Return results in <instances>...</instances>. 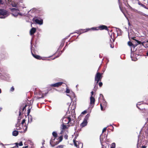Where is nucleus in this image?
Segmentation results:
<instances>
[{
  "instance_id": "32",
  "label": "nucleus",
  "mask_w": 148,
  "mask_h": 148,
  "mask_svg": "<svg viewBox=\"0 0 148 148\" xmlns=\"http://www.w3.org/2000/svg\"><path fill=\"white\" fill-rule=\"evenodd\" d=\"M64 146L63 145H59L56 148H63Z\"/></svg>"
},
{
  "instance_id": "16",
  "label": "nucleus",
  "mask_w": 148,
  "mask_h": 148,
  "mask_svg": "<svg viewBox=\"0 0 148 148\" xmlns=\"http://www.w3.org/2000/svg\"><path fill=\"white\" fill-rule=\"evenodd\" d=\"M99 28H100L101 30L105 29L106 30H108V27L106 25H102L99 27Z\"/></svg>"
},
{
  "instance_id": "20",
  "label": "nucleus",
  "mask_w": 148,
  "mask_h": 148,
  "mask_svg": "<svg viewBox=\"0 0 148 148\" xmlns=\"http://www.w3.org/2000/svg\"><path fill=\"white\" fill-rule=\"evenodd\" d=\"M19 118H18V121L17 122V123L16 124L15 126L17 128H18V127H19L20 125V121L19 120Z\"/></svg>"
},
{
  "instance_id": "57",
  "label": "nucleus",
  "mask_w": 148,
  "mask_h": 148,
  "mask_svg": "<svg viewBox=\"0 0 148 148\" xmlns=\"http://www.w3.org/2000/svg\"><path fill=\"white\" fill-rule=\"evenodd\" d=\"M43 143H42V145H43L45 144V140H43Z\"/></svg>"
},
{
  "instance_id": "52",
  "label": "nucleus",
  "mask_w": 148,
  "mask_h": 148,
  "mask_svg": "<svg viewBox=\"0 0 148 148\" xmlns=\"http://www.w3.org/2000/svg\"><path fill=\"white\" fill-rule=\"evenodd\" d=\"M59 56H60V55H58V56H56V57L54 58H53L51 59V60H54V59H55L56 58L58 57Z\"/></svg>"
},
{
  "instance_id": "28",
  "label": "nucleus",
  "mask_w": 148,
  "mask_h": 148,
  "mask_svg": "<svg viewBox=\"0 0 148 148\" xmlns=\"http://www.w3.org/2000/svg\"><path fill=\"white\" fill-rule=\"evenodd\" d=\"M14 144L16 145V146L13 147L11 148H18V143H15ZM12 145H14V144H12Z\"/></svg>"
},
{
  "instance_id": "62",
  "label": "nucleus",
  "mask_w": 148,
  "mask_h": 148,
  "mask_svg": "<svg viewBox=\"0 0 148 148\" xmlns=\"http://www.w3.org/2000/svg\"><path fill=\"white\" fill-rule=\"evenodd\" d=\"M1 89L0 88V94H1Z\"/></svg>"
},
{
  "instance_id": "45",
  "label": "nucleus",
  "mask_w": 148,
  "mask_h": 148,
  "mask_svg": "<svg viewBox=\"0 0 148 148\" xmlns=\"http://www.w3.org/2000/svg\"><path fill=\"white\" fill-rule=\"evenodd\" d=\"M138 1V4L139 5L141 6H143V4H142L139 1Z\"/></svg>"
},
{
  "instance_id": "5",
  "label": "nucleus",
  "mask_w": 148,
  "mask_h": 148,
  "mask_svg": "<svg viewBox=\"0 0 148 148\" xmlns=\"http://www.w3.org/2000/svg\"><path fill=\"white\" fill-rule=\"evenodd\" d=\"M5 2L6 3H8L10 5H12V6L15 7L16 8L18 7V4L17 3L15 2L12 0H5Z\"/></svg>"
},
{
  "instance_id": "48",
  "label": "nucleus",
  "mask_w": 148,
  "mask_h": 148,
  "mask_svg": "<svg viewBox=\"0 0 148 148\" xmlns=\"http://www.w3.org/2000/svg\"><path fill=\"white\" fill-rule=\"evenodd\" d=\"M25 119H23L22 121V122H21V124L22 125H23L25 122Z\"/></svg>"
},
{
  "instance_id": "44",
  "label": "nucleus",
  "mask_w": 148,
  "mask_h": 148,
  "mask_svg": "<svg viewBox=\"0 0 148 148\" xmlns=\"http://www.w3.org/2000/svg\"><path fill=\"white\" fill-rule=\"evenodd\" d=\"M64 137L66 139H67V138H68V136L67 135V134H65L64 135Z\"/></svg>"
},
{
  "instance_id": "13",
  "label": "nucleus",
  "mask_w": 148,
  "mask_h": 148,
  "mask_svg": "<svg viewBox=\"0 0 148 148\" xmlns=\"http://www.w3.org/2000/svg\"><path fill=\"white\" fill-rule=\"evenodd\" d=\"M87 121L86 119H84V121L81 124L80 126L82 127H83L87 125Z\"/></svg>"
},
{
  "instance_id": "59",
  "label": "nucleus",
  "mask_w": 148,
  "mask_h": 148,
  "mask_svg": "<svg viewBox=\"0 0 148 148\" xmlns=\"http://www.w3.org/2000/svg\"><path fill=\"white\" fill-rule=\"evenodd\" d=\"M28 146H25V147H23L22 148H27Z\"/></svg>"
},
{
  "instance_id": "56",
  "label": "nucleus",
  "mask_w": 148,
  "mask_h": 148,
  "mask_svg": "<svg viewBox=\"0 0 148 148\" xmlns=\"http://www.w3.org/2000/svg\"><path fill=\"white\" fill-rule=\"evenodd\" d=\"M67 95L69 96L71 99V96H70L69 95L67 94Z\"/></svg>"
},
{
  "instance_id": "64",
  "label": "nucleus",
  "mask_w": 148,
  "mask_h": 148,
  "mask_svg": "<svg viewBox=\"0 0 148 148\" xmlns=\"http://www.w3.org/2000/svg\"><path fill=\"white\" fill-rule=\"evenodd\" d=\"M147 56H148V51L147 53Z\"/></svg>"
},
{
  "instance_id": "34",
  "label": "nucleus",
  "mask_w": 148,
  "mask_h": 148,
  "mask_svg": "<svg viewBox=\"0 0 148 148\" xmlns=\"http://www.w3.org/2000/svg\"><path fill=\"white\" fill-rule=\"evenodd\" d=\"M66 92L67 93H69L70 92V90L69 89H68V88H66Z\"/></svg>"
},
{
  "instance_id": "15",
  "label": "nucleus",
  "mask_w": 148,
  "mask_h": 148,
  "mask_svg": "<svg viewBox=\"0 0 148 148\" xmlns=\"http://www.w3.org/2000/svg\"><path fill=\"white\" fill-rule=\"evenodd\" d=\"M36 28L33 27L32 28L30 31V34L31 35H33L36 31Z\"/></svg>"
},
{
  "instance_id": "41",
  "label": "nucleus",
  "mask_w": 148,
  "mask_h": 148,
  "mask_svg": "<svg viewBox=\"0 0 148 148\" xmlns=\"http://www.w3.org/2000/svg\"><path fill=\"white\" fill-rule=\"evenodd\" d=\"M29 117V120H28V122H31L32 121V118H30Z\"/></svg>"
},
{
  "instance_id": "50",
  "label": "nucleus",
  "mask_w": 148,
  "mask_h": 148,
  "mask_svg": "<svg viewBox=\"0 0 148 148\" xmlns=\"http://www.w3.org/2000/svg\"><path fill=\"white\" fill-rule=\"evenodd\" d=\"M100 97H102V99H104V97H103V95L102 94H100Z\"/></svg>"
},
{
  "instance_id": "53",
  "label": "nucleus",
  "mask_w": 148,
  "mask_h": 148,
  "mask_svg": "<svg viewBox=\"0 0 148 148\" xmlns=\"http://www.w3.org/2000/svg\"><path fill=\"white\" fill-rule=\"evenodd\" d=\"M21 127H18V128H17L16 129L17 130H20L21 129Z\"/></svg>"
},
{
  "instance_id": "22",
  "label": "nucleus",
  "mask_w": 148,
  "mask_h": 148,
  "mask_svg": "<svg viewBox=\"0 0 148 148\" xmlns=\"http://www.w3.org/2000/svg\"><path fill=\"white\" fill-rule=\"evenodd\" d=\"M97 84H96V82H95L94 87L93 88V90L95 91H96L97 90Z\"/></svg>"
},
{
  "instance_id": "17",
  "label": "nucleus",
  "mask_w": 148,
  "mask_h": 148,
  "mask_svg": "<svg viewBox=\"0 0 148 148\" xmlns=\"http://www.w3.org/2000/svg\"><path fill=\"white\" fill-rule=\"evenodd\" d=\"M107 136H104L103 137V135H102V134H101V135L100 136V141L101 143L103 141V139L104 138H105V139H106L107 138Z\"/></svg>"
},
{
  "instance_id": "19",
  "label": "nucleus",
  "mask_w": 148,
  "mask_h": 148,
  "mask_svg": "<svg viewBox=\"0 0 148 148\" xmlns=\"http://www.w3.org/2000/svg\"><path fill=\"white\" fill-rule=\"evenodd\" d=\"M18 132L16 130L14 131L12 133L13 136H16L18 134Z\"/></svg>"
},
{
  "instance_id": "26",
  "label": "nucleus",
  "mask_w": 148,
  "mask_h": 148,
  "mask_svg": "<svg viewBox=\"0 0 148 148\" xmlns=\"http://www.w3.org/2000/svg\"><path fill=\"white\" fill-rule=\"evenodd\" d=\"M115 143H112L111 145V146L110 148H115Z\"/></svg>"
},
{
  "instance_id": "14",
  "label": "nucleus",
  "mask_w": 148,
  "mask_h": 148,
  "mask_svg": "<svg viewBox=\"0 0 148 148\" xmlns=\"http://www.w3.org/2000/svg\"><path fill=\"white\" fill-rule=\"evenodd\" d=\"M90 104L93 105L94 104L95 99L92 96H91L90 97Z\"/></svg>"
},
{
  "instance_id": "38",
  "label": "nucleus",
  "mask_w": 148,
  "mask_h": 148,
  "mask_svg": "<svg viewBox=\"0 0 148 148\" xmlns=\"http://www.w3.org/2000/svg\"><path fill=\"white\" fill-rule=\"evenodd\" d=\"M100 107H101V110L102 111H103L104 110V109H103V107L102 106V104H100Z\"/></svg>"
},
{
  "instance_id": "23",
  "label": "nucleus",
  "mask_w": 148,
  "mask_h": 148,
  "mask_svg": "<svg viewBox=\"0 0 148 148\" xmlns=\"http://www.w3.org/2000/svg\"><path fill=\"white\" fill-rule=\"evenodd\" d=\"M128 45L130 46H132V47H135L134 45L130 41H129L128 42Z\"/></svg>"
},
{
  "instance_id": "21",
  "label": "nucleus",
  "mask_w": 148,
  "mask_h": 148,
  "mask_svg": "<svg viewBox=\"0 0 148 148\" xmlns=\"http://www.w3.org/2000/svg\"><path fill=\"white\" fill-rule=\"evenodd\" d=\"M140 144L139 143L137 144V148H145L146 147L145 146L143 145H142V146H141V145H140Z\"/></svg>"
},
{
  "instance_id": "42",
  "label": "nucleus",
  "mask_w": 148,
  "mask_h": 148,
  "mask_svg": "<svg viewBox=\"0 0 148 148\" xmlns=\"http://www.w3.org/2000/svg\"><path fill=\"white\" fill-rule=\"evenodd\" d=\"M27 106V105H25V106H24L22 108V111H23L24 110H25V108Z\"/></svg>"
},
{
  "instance_id": "25",
  "label": "nucleus",
  "mask_w": 148,
  "mask_h": 148,
  "mask_svg": "<svg viewBox=\"0 0 148 148\" xmlns=\"http://www.w3.org/2000/svg\"><path fill=\"white\" fill-rule=\"evenodd\" d=\"M52 135L54 137V138H56L57 136V133L55 132H53Z\"/></svg>"
},
{
  "instance_id": "60",
  "label": "nucleus",
  "mask_w": 148,
  "mask_h": 148,
  "mask_svg": "<svg viewBox=\"0 0 148 148\" xmlns=\"http://www.w3.org/2000/svg\"><path fill=\"white\" fill-rule=\"evenodd\" d=\"M2 108L1 107H0V112L1 111V110H2Z\"/></svg>"
},
{
  "instance_id": "54",
  "label": "nucleus",
  "mask_w": 148,
  "mask_h": 148,
  "mask_svg": "<svg viewBox=\"0 0 148 148\" xmlns=\"http://www.w3.org/2000/svg\"><path fill=\"white\" fill-rule=\"evenodd\" d=\"M91 95H92L91 96H92V95L94 94V92L93 91H92L91 92Z\"/></svg>"
},
{
  "instance_id": "55",
  "label": "nucleus",
  "mask_w": 148,
  "mask_h": 148,
  "mask_svg": "<svg viewBox=\"0 0 148 148\" xmlns=\"http://www.w3.org/2000/svg\"><path fill=\"white\" fill-rule=\"evenodd\" d=\"M118 30L120 33H121L122 31L120 29H118Z\"/></svg>"
},
{
  "instance_id": "18",
  "label": "nucleus",
  "mask_w": 148,
  "mask_h": 148,
  "mask_svg": "<svg viewBox=\"0 0 148 148\" xmlns=\"http://www.w3.org/2000/svg\"><path fill=\"white\" fill-rule=\"evenodd\" d=\"M102 103H101V104H102V105H103L105 107H106L107 106V102L104 99H102Z\"/></svg>"
},
{
  "instance_id": "11",
  "label": "nucleus",
  "mask_w": 148,
  "mask_h": 148,
  "mask_svg": "<svg viewBox=\"0 0 148 148\" xmlns=\"http://www.w3.org/2000/svg\"><path fill=\"white\" fill-rule=\"evenodd\" d=\"M87 31V30L85 29H80L78 31H77V32H76L78 34H80L84 32H86Z\"/></svg>"
},
{
  "instance_id": "3",
  "label": "nucleus",
  "mask_w": 148,
  "mask_h": 148,
  "mask_svg": "<svg viewBox=\"0 0 148 148\" xmlns=\"http://www.w3.org/2000/svg\"><path fill=\"white\" fill-rule=\"evenodd\" d=\"M102 73H100L97 72L95 77V82H96V84H98L99 81L101 80L102 78Z\"/></svg>"
},
{
  "instance_id": "49",
  "label": "nucleus",
  "mask_w": 148,
  "mask_h": 148,
  "mask_svg": "<svg viewBox=\"0 0 148 148\" xmlns=\"http://www.w3.org/2000/svg\"><path fill=\"white\" fill-rule=\"evenodd\" d=\"M86 112H87L86 110H84L82 113V114H85L86 113Z\"/></svg>"
},
{
  "instance_id": "30",
  "label": "nucleus",
  "mask_w": 148,
  "mask_h": 148,
  "mask_svg": "<svg viewBox=\"0 0 148 148\" xmlns=\"http://www.w3.org/2000/svg\"><path fill=\"white\" fill-rule=\"evenodd\" d=\"M89 116V114H88L85 117L84 119H86V120H87H87H88Z\"/></svg>"
},
{
  "instance_id": "61",
  "label": "nucleus",
  "mask_w": 148,
  "mask_h": 148,
  "mask_svg": "<svg viewBox=\"0 0 148 148\" xmlns=\"http://www.w3.org/2000/svg\"><path fill=\"white\" fill-rule=\"evenodd\" d=\"M142 7H144V8H146V6L145 5H144L143 4V5L142 6Z\"/></svg>"
},
{
  "instance_id": "35",
  "label": "nucleus",
  "mask_w": 148,
  "mask_h": 148,
  "mask_svg": "<svg viewBox=\"0 0 148 148\" xmlns=\"http://www.w3.org/2000/svg\"><path fill=\"white\" fill-rule=\"evenodd\" d=\"M23 145V144L22 142V141L20 142L19 143V144H18V146H21Z\"/></svg>"
},
{
  "instance_id": "37",
  "label": "nucleus",
  "mask_w": 148,
  "mask_h": 148,
  "mask_svg": "<svg viewBox=\"0 0 148 148\" xmlns=\"http://www.w3.org/2000/svg\"><path fill=\"white\" fill-rule=\"evenodd\" d=\"M107 127H105L104 128L103 130H102V133H103V132H104L106 131V129H107Z\"/></svg>"
},
{
  "instance_id": "63",
  "label": "nucleus",
  "mask_w": 148,
  "mask_h": 148,
  "mask_svg": "<svg viewBox=\"0 0 148 148\" xmlns=\"http://www.w3.org/2000/svg\"><path fill=\"white\" fill-rule=\"evenodd\" d=\"M41 148H44V146L41 147Z\"/></svg>"
},
{
  "instance_id": "47",
  "label": "nucleus",
  "mask_w": 148,
  "mask_h": 148,
  "mask_svg": "<svg viewBox=\"0 0 148 148\" xmlns=\"http://www.w3.org/2000/svg\"><path fill=\"white\" fill-rule=\"evenodd\" d=\"M30 112V108H29V109L27 110V113L28 114V115L29 114Z\"/></svg>"
},
{
  "instance_id": "2",
  "label": "nucleus",
  "mask_w": 148,
  "mask_h": 148,
  "mask_svg": "<svg viewBox=\"0 0 148 148\" xmlns=\"http://www.w3.org/2000/svg\"><path fill=\"white\" fill-rule=\"evenodd\" d=\"M10 10L12 11L11 14L15 17H16L18 15L22 16L23 14L19 12V10L18 8H10Z\"/></svg>"
},
{
  "instance_id": "46",
  "label": "nucleus",
  "mask_w": 148,
  "mask_h": 148,
  "mask_svg": "<svg viewBox=\"0 0 148 148\" xmlns=\"http://www.w3.org/2000/svg\"><path fill=\"white\" fill-rule=\"evenodd\" d=\"M0 4H4V1L3 0H0Z\"/></svg>"
},
{
  "instance_id": "4",
  "label": "nucleus",
  "mask_w": 148,
  "mask_h": 148,
  "mask_svg": "<svg viewBox=\"0 0 148 148\" xmlns=\"http://www.w3.org/2000/svg\"><path fill=\"white\" fill-rule=\"evenodd\" d=\"M60 143L58 139L54 138L53 139L51 138L50 141V144L52 147H53Z\"/></svg>"
},
{
  "instance_id": "58",
  "label": "nucleus",
  "mask_w": 148,
  "mask_h": 148,
  "mask_svg": "<svg viewBox=\"0 0 148 148\" xmlns=\"http://www.w3.org/2000/svg\"><path fill=\"white\" fill-rule=\"evenodd\" d=\"M110 47L111 48H113L114 47V46H113L112 45H111L110 44Z\"/></svg>"
},
{
  "instance_id": "39",
  "label": "nucleus",
  "mask_w": 148,
  "mask_h": 148,
  "mask_svg": "<svg viewBox=\"0 0 148 148\" xmlns=\"http://www.w3.org/2000/svg\"><path fill=\"white\" fill-rule=\"evenodd\" d=\"M22 109V108L20 107L19 108V116H20L21 114V109Z\"/></svg>"
},
{
  "instance_id": "29",
  "label": "nucleus",
  "mask_w": 148,
  "mask_h": 148,
  "mask_svg": "<svg viewBox=\"0 0 148 148\" xmlns=\"http://www.w3.org/2000/svg\"><path fill=\"white\" fill-rule=\"evenodd\" d=\"M73 143H74V145L75 146L77 147H78V145L77 143V142H76V141L75 140V138H74V139H73Z\"/></svg>"
},
{
  "instance_id": "12",
  "label": "nucleus",
  "mask_w": 148,
  "mask_h": 148,
  "mask_svg": "<svg viewBox=\"0 0 148 148\" xmlns=\"http://www.w3.org/2000/svg\"><path fill=\"white\" fill-rule=\"evenodd\" d=\"M32 48L31 47V52L33 56L35 58L38 59L39 60H41L42 59V58L39 56H38V55H35L32 52Z\"/></svg>"
},
{
  "instance_id": "43",
  "label": "nucleus",
  "mask_w": 148,
  "mask_h": 148,
  "mask_svg": "<svg viewBox=\"0 0 148 148\" xmlns=\"http://www.w3.org/2000/svg\"><path fill=\"white\" fill-rule=\"evenodd\" d=\"M135 40L139 44H140L142 43L140 41H139L137 40Z\"/></svg>"
},
{
  "instance_id": "27",
  "label": "nucleus",
  "mask_w": 148,
  "mask_h": 148,
  "mask_svg": "<svg viewBox=\"0 0 148 148\" xmlns=\"http://www.w3.org/2000/svg\"><path fill=\"white\" fill-rule=\"evenodd\" d=\"M97 30V29H96V27H92L91 28H88L87 29H86V30H87V31L90 30Z\"/></svg>"
},
{
  "instance_id": "10",
  "label": "nucleus",
  "mask_w": 148,
  "mask_h": 148,
  "mask_svg": "<svg viewBox=\"0 0 148 148\" xmlns=\"http://www.w3.org/2000/svg\"><path fill=\"white\" fill-rule=\"evenodd\" d=\"M65 124H64L63 123H62V124L61 125L60 127L62 130L61 131V132L60 133L61 134L63 133V130H65L66 128H67L69 127V126H69L68 125H66Z\"/></svg>"
},
{
  "instance_id": "1",
  "label": "nucleus",
  "mask_w": 148,
  "mask_h": 148,
  "mask_svg": "<svg viewBox=\"0 0 148 148\" xmlns=\"http://www.w3.org/2000/svg\"><path fill=\"white\" fill-rule=\"evenodd\" d=\"M9 15L8 11L3 9H0V18H4Z\"/></svg>"
},
{
  "instance_id": "51",
  "label": "nucleus",
  "mask_w": 148,
  "mask_h": 148,
  "mask_svg": "<svg viewBox=\"0 0 148 148\" xmlns=\"http://www.w3.org/2000/svg\"><path fill=\"white\" fill-rule=\"evenodd\" d=\"M78 144H79V145H81V146H82H82H83L82 143H78Z\"/></svg>"
},
{
  "instance_id": "33",
  "label": "nucleus",
  "mask_w": 148,
  "mask_h": 148,
  "mask_svg": "<svg viewBox=\"0 0 148 148\" xmlns=\"http://www.w3.org/2000/svg\"><path fill=\"white\" fill-rule=\"evenodd\" d=\"M71 94L72 95H71V97H75V95L73 92H72Z\"/></svg>"
},
{
  "instance_id": "6",
  "label": "nucleus",
  "mask_w": 148,
  "mask_h": 148,
  "mask_svg": "<svg viewBox=\"0 0 148 148\" xmlns=\"http://www.w3.org/2000/svg\"><path fill=\"white\" fill-rule=\"evenodd\" d=\"M144 139V136H142L140 137V136H138L137 143H139L140 145H143L145 143Z\"/></svg>"
},
{
  "instance_id": "31",
  "label": "nucleus",
  "mask_w": 148,
  "mask_h": 148,
  "mask_svg": "<svg viewBox=\"0 0 148 148\" xmlns=\"http://www.w3.org/2000/svg\"><path fill=\"white\" fill-rule=\"evenodd\" d=\"M62 138H62V136H60L59 137V142L60 143L62 140Z\"/></svg>"
},
{
  "instance_id": "7",
  "label": "nucleus",
  "mask_w": 148,
  "mask_h": 148,
  "mask_svg": "<svg viewBox=\"0 0 148 148\" xmlns=\"http://www.w3.org/2000/svg\"><path fill=\"white\" fill-rule=\"evenodd\" d=\"M71 121V119L70 117H64L62 120V123L64 124H68Z\"/></svg>"
},
{
  "instance_id": "8",
  "label": "nucleus",
  "mask_w": 148,
  "mask_h": 148,
  "mask_svg": "<svg viewBox=\"0 0 148 148\" xmlns=\"http://www.w3.org/2000/svg\"><path fill=\"white\" fill-rule=\"evenodd\" d=\"M34 22L40 25H42L43 23V20L42 19H38L36 18H34Z\"/></svg>"
},
{
  "instance_id": "9",
  "label": "nucleus",
  "mask_w": 148,
  "mask_h": 148,
  "mask_svg": "<svg viewBox=\"0 0 148 148\" xmlns=\"http://www.w3.org/2000/svg\"><path fill=\"white\" fill-rule=\"evenodd\" d=\"M63 83V82H58L54 84H51L50 86L52 87H58L61 86Z\"/></svg>"
},
{
  "instance_id": "40",
  "label": "nucleus",
  "mask_w": 148,
  "mask_h": 148,
  "mask_svg": "<svg viewBox=\"0 0 148 148\" xmlns=\"http://www.w3.org/2000/svg\"><path fill=\"white\" fill-rule=\"evenodd\" d=\"M99 86L101 87L102 85H103V83L102 82H99Z\"/></svg>"
},
{
  "instance_id": "36",
  "label": "nucleus",
  "mask_w": 148,
  "mask_h": 148,
  "mask_svg": "<svg viewBox=\"0 0 148 148\" xmlns=\"http://www.w3.org/2000/svg\"><path fill=\"white\" fill-rule=\"evenodd\" d=\"M14 88L13 86H12L11 88L10 89V91H11L13 92L14 91Z\"/></svg>"
},
{
  "instance_id": "24",
  "label": "nucleus",
  "mask_w": 148,
  "mask_h": 148,
  "mask_svg": "<svg viewBox=\"0 0 148 148\" xmlns=\"http://www.w3.org/2000/svg\"><path fill=\"white\" fill-rule=\"evenodd\" d=\"M65 42V39H63L62 40L61 43L60 45V47H62L64 45V43Z\"/></svg>"
}]
</instances>
